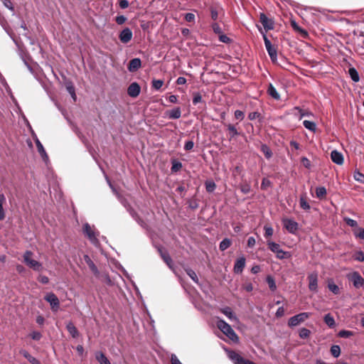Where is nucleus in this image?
<instances>
[{"instance_id":"f257e3e1","label":"nucleus","mask_w":364,"mask_h":364,"mask_svg":"<svg viewBox=\"0 0 364 364\" xmlns=\"http://www.w3.org/2000/svg\"><path fill=\"white\" fill-rule=\"evenodd\" d=\"M216 326L217 327L227 336L228 337L231 341L233 342H238L239 341V337L235 333L234 330L232 328V327L224 320L219 317H216Z\"/></svg>"},{"instance_id":"f03ea898","label":"nucleus","mask_w":364,"mask_h":364,"mask_svg":"<svg viewBox=\"0 0 364 364\" xmlns=\"http://www.w3.org/2000/svg\"><path fill=\"white\" fill-rule=\"evenodd\" d=\"M268 248L274 254L276 257L279 259H289L291 257L290 252L284 251L280 245L273 241L267 240V242Z\"/></svg>"},{"instance_id":"7ed1b4c3","label":"nucleus","mask_w":364,"mask_h":364,"mask_svg":"<svg viewBox=\"0 0 364 364\" xmlns=\"http://www.w3.org/2000/svg\"><path fill=\"white\" fill-rule=\"evenodd\" d=\"M33 252L31 251H26L23 255V262L30 268L34 271H41L43 269L42 264L37 260L32 259Z\"/></svg>"},{"instance_id":"20e7f679","label":"nucleus","mask_w":364,"mask_h":364,"mask_svg":"<svg viewBox=\"0 0 364 364\" xmlns=\"http://www.w3.org/2000/svg\"><path fill=\"white\" fill-rule=\"evenodd\" d=\"M311 313L309 312H303L300 313L297 315H295L292 317H291L289 319L288 325L290 327H294L300 324L301 323H303L305 321L307 318H309L311 316Z\"/></svg>"},{"instance_id":"39448f33","label":"nucleus","mask_w":364,"mask_h":364,"mask_svg":"<svg viewBox=\"0 0 364 364\" xmlns=\"http://www.w3.org/2000/svg\"><path fill=\"white\" fill-rule=\"evenodd\" d=\"M228 358L234 363V364H256L254 362L245 359L239 353L234 350L228 351Z\"/></svg>"},{"instance_id":"423d86ee","label":"nucleus","mask_w":364,"mask_h":364,"mask_svg":"<svg viewBox=\"0 0 364 364\" xmlns=\"http://www.w3.org/2000/svg\"><path fill=\"white\" fill-rule=\"evenodd\" d=\"M263 39L264 41L265 48L272 62H276L277 60V51L276 48L272 44L271 41L268 39L265 33H263Z\"/></svg>"},{"instance_id":"0eeeda50","label":"nucleus","mask_w":364,"mask_h":364,"mask_svg":"<svg viewBox=\"0 0 364 364\" xmlns=\"http://www.w3.org/2000/svg\"><path fill=\"white\" fill-rule=\"evenodd\" d=\"M346 277L349 281L353 282V287L356 289H359L364 284V279L358 272L349 273Z\"/></svg>"},{"instance_id":"6e6552de","label":"nucleus","mask_w":364,"mask_h":364,"mask_svg":"<svg viewBox=\"0 0 364 364\" xmlns=\"http://www.w3.org/2000/svg\"><path fill=\"white\" fill-rule=\"evenodd\" d=\"M44 299L50 304L53 311H57L59 309L60 301L54 293H48L45 296Z\"/></svg>"},{"instance_id":"1a4fd4ad","label":"nucleus","mask_w":364,"mask_h":364,"mask_svg":"<svg viewBox=\"0 0 364 364\" xmlns=\"http://www.w3.org/2000/svg\"><path fill=\"white\" fill-rule=\"evenodd\" d=\"M284 227L291 234H295L298 230V223L292 219L285 218L282 220Z\"/></svg>"},{"instance_id":"9d476101","label":"nucleus","mask_w":364,"mask_h":364,"mask_svg":"<svg viewBox=\"0 0 364 364\" xmlns=\"http://www.w3.org/2000/svg\"><path fill=\"white\" fill-rule=\"evenodd\" d=\"M83 233L93 244L97 242L96 233L95 230L92 229V228L88 223H85L83 225Z\"/></svg>"},{"instance_id":"9b49d317","label":"nucleus","mask_w":364,"mask_h":364,"mask_svg":"<svg viewBox=\"0 0 364 364\" xmlns=\"http://www.w3.org/2000/svg\"><path fill=\"white\" fill-rule=\"evenodd\" d=\"M259 21L262 24L265 31L274 28V21L271 18H269L264 13L260 14Z\"/></svg>"},{"instance_id":"f8f14e48","label":"nucleus","mask_w":364,"mask_h":364,"mask_svg":"<svg viewBox=\"0 0 364 364\" xmlns=\"http://www.w3.org/2000/svg\"><path fill=\"white\" fill-rule=\"evenodd\" d=\"M309 288L310 291L316 292L318 288V274L312 272L308 276Z\"/></svg>"},{"instance_id":"ddd939ff","label":"nucleus","mask_w":364,"mask_h":364,"mask_svg":"<svg viewBox=\"0 0 364 364\" xmlns=\"http://www.w3.org/2000/svg\"><path fill=\"white\" fill-rule=\"evenodd\" d=\"M140 92L141 87L136 82L131 83L127 88V94L132 97H136L140 94Z\"/></svg>"},{"instance_id":"4468645a","label":"nucleus","mask_w":364,"mask_h":364,"mask_svg":"<svg viewBox=\"0 0 364 364\" xmlns=\"http://www.w3.org/2000/svg\"><path fill=\"white\" fill-rule=\"evenodd\" d=\"M132 32L129 28H124L119 33V38L122 43H127L132 38Z\"/></svg>"},{"instance_id":"2eb2a0df","label":"nucleus","mask_w":364,"mask_h":364,"mask_svg":"<svg viewBox=\"0 0 364 364\" xmlns=\"http://www.w3.org/2000/svg\"><path fill=\"white\" fill-rule=\"evenodd\" d=\"M220 311L223 313L228 319L232 321L239 322V319L237 316L234 314L232 309L229 306L221 308Z\"/></svg>"},{"instance_id":"dca6fc26","label":"nucleus","mask_w":364,"mask_h":364,"mask_svg":"<svg viewBox=\"0 0 364 364\" xmlns=\"http://www.w3.org/2000/svg\"><path fill=\"white\" fill-rule=\"evenodd\" d=\"M141 66V61L139 58H133L132 59L128 65V70L129 72H136L138 70Z\"/></svg>"},{"instance_id":"f3484780","label":"nucleus","mask_w":364,"mask_h":364,"mask_svg":"<svg viewBox=\"0 0 364 364\" xmlns=\"http://www.w3.org/2000/svg\"><path fill=\"white\" fill-rule=\"evenodd\" d=\"M331 159L333 163L338 165H341L343 163V154L337 150H333L331 151Z\"/></svg>"},{"instance_id":"a211bd4d","label":"nucleus","mask_w":364,"mask_h":364,"mask_svg":"<svg viewBox=\"0 0 364 364\" xmlns=\"http://www.w3.org/2000/svg\"><path fill=\"white\" fill-rule=\"evenodd\" d=\"M245 266V259L244 257H241L235 263L234 265V272L237 274H240L242 272L244 267Z\"/></svg>"},{"instance_id":"6ab92c4d","label":"nucleus","mask_w":364,"mask_h":364,"mask_svg":"<svg viewBox=\"0 0 364 364\" xmlns=\"http://www.w3.org/2000/svg\"><path fill=\"white\" fill-rule=\"evenodd\" d=\"M84 260L90 267V270L96 275L97 276L99 274V271L97 267V266L95 264V263L92 262V260L90 259V257L87 255H84Z\"/></svg>"},{"instance_id":"aec40b11","label":"nucleus","mask_w":364,"mask_h":364,"mask_svg":"<svg viewBox=\"0 0 364 364\" xmlns=\"http://www.w3.org/2000/svg\"><path fill=\"white\" fill-rule=\"evenodd\" d=\"M267 94L276 100H280V95L272 83H269L267 90Z\"/></svg>"},{"instance_id":"412c9836","label":"nucleus","mask_w":364,"mask_h":364,"mask_svg":"<svg viewBox=\"0 0 364 364\" xmlns=\"http://www.w3.org/2000/svg\"><path fill=\"white\" fill-rule=\"evenodd\" d=\"M20 353L26 358L31 364H41L40 361L36 358L33 357L27 350H21Z\"/></svg>"},{"instance_id":"4be33fe9","label":"nucleus","mask_w":364,"mask_h":364,"mask_svg":"<svg viewBox=\"0 0 364 364\" xmlns=\"http://www.w3.org/2000/svg\"><path fill=\"white\" fill-rule=\"evenodd\" d=\"M6 199L4 193H0V220H4L6 217L5 211L4 209V204L6 203Z\"/></svg>"},{"instance_id":"5701e85b","label":"nucleus","mask_w":364,"mask_h":364,"mask_svg":"<svg viewBox=\"0 0 364 364\" xmlns=\"http://www.w3.org/2000/svg\"><path fill=\"white\" fill-rule=\"evenodd\" d=\"M66 328L73 338H77L79 336L77 329L72 322H69L66 325Z\"/></svg>"},{"instance_id":"b1692460","label":"nucleus","mask_w":364,"mask_h":364,"mask_svg":"<svg viewBox=\"0 0 364 364\" xmlns=\"http://www.w3.org/2000/svg\"><path fill=\"white\" fill-rule=\"evenodd\" d=\"M181 116V110L179 107L174 108L170 110L168 113V117L170 119H178Z\"/></svg>"},{"instance_id":"393cba45","label":"nucleus","mask_w":364,"mask_h":364,"mask_svg":"<svg viewBox=\"0 0 364 364\" xmlns=\"http://www.w3.org/2000/svg\"><path fill=\"white\" fill-rule=\"evenodd\" d=\"M95 358L100 364H111L108 358L102 352L96 353Z\"/></svg>"},{"instance_id":"a878e982","label":"nucleus","mask_w":364,"mask_h":364,"mask_svg":"<svg viewBox=\"0 0 364 364\" xmlns=\"http://www.w3.org/2000/svg\"><path fill=\"white\" fill-rule=\"evenodd\" d=\"M324 322L329 328H334L336 326V322L334 318L331 314H327L323 318Z\"/></svg>"},{"instance_id":"bb28decb","label":"nucleus","mask_w":364,"mask_h":364,"mask_svg":"<svg viewBox=\"0 0 364 364\" xmlns=\"http://www.w3.org/2000/svg\"><path fill=\"white\" fill-rule=\"evenodd\" d=\"M159 250L161 257H162L163 260L166 262V264L170 268H171L173 261H172V259L171 258V257L169 256V255L166 252H163V250L161 249H159Z\"/></svg>"},{"instance_id":"cd10ccee","label":"nucleus","mask_w":364,"mask_h":364,"mask_svg":"<svg viewBox=\"0 0 364 364\" xmlns=\"http://www.w3.org/2000/svg\"><path fill=\"white\" fill-rule=\"evenodd\" d=\"M299 205H300V207L302 209L305 210H310L311 207H310V205L309 204V203L306 200V196L305 194L301 195L300 196Z\"/></svg>"},{"instance_id":"c85d7f7f","label":"nucleus","mask_w":364,"mask_h":364,"mask_svg":"<svg viewBox=\"0 0 364 364\" xmlns=\"http://www.w3.org/2000/svg\"><path fill=\"white\" fill-rule=\"evenodd\" d=\"M303 125L306 129H309V131H311L313 132H316V124L314 122L304 120L303 122Z\"/></svg>"},{"instance_id":"c756f323","label":"nucleus","mask_w":364,"mask_h":364,"mask_svg":"<svg viewBox=\"0 0 364 364\" xmlns=\"http://www.w3.org/2000/svg\"><path fill=\"white\" fill-rule=\"evenodd\" d=\"M36 146H37L38 151L41 155L42 158L44 160L48 159V155H47L42 144L40 142L39 140L36 141Z\"/></svg>"},{"instance_id":"7c9ffc66","label":"nucleus","mask_w":364,"mask_h":364,"mask_svg":"<svg viewBox=\"0 0 364 364\" xmlns=\"http://www.w3.org/2000/svg\"><path fill=\"white\" fill-rule=\"evenodd\" d=\"M316 197L319 199L325 198L326 196V189L323 186H319L316 188Z\"/></svg>"},{"instance_id":"2f4dec72","label":"nucleus","mask_w":364,"mask_h":364,"mask_svg":"<svg viewBox=\"0 0 364 364\" xmlns=\"http://www.w3.org/2000/svg\"><path fill=\"white\" fill-rule=\"evenodd\" d=\"M226 127L228 128V130L230 132V139L234 138L235 136L240 134V133L237 132V129L233 124H226Z\"/></svg>"},{"instance_id":"473e14b6","label":"nucleus","mask_w":364,"mask_h":364,"mask_svg":"<svg viewBox=\"0 0 364 364\" xmlns=\"http://www.w3.org/2000/svg\"><path fill=\"white\" fill-rule=\"evenodd\" d=\"M348 73L353 81L357 82L359 81L360 77L358 71L354 68H350L348 70Z\"/></svg>"},{"instance_id":"72a5a7b5","label":"nucleus","mask_w":364,"mask_h":364,"mask_svg":"<svg viewBox=\"0 0 364 364\" xmlns=\"http://www.w3.org/2000/svg\"><path fill=\"white\" fill-rule=\"evenodd\" d=\"M328 288L334 294L337 295V294H339L341 292L340 288L338 287V286L336 285L335 283H333L332 281L328 282Z\"/></svg>"},{"instance_id":"f704fd0d","label":"nucleus","mask_w":364,"mask_h":364,"mask_svg":"<svg viewBox=\"0 0 364 364\" xmlns=\"http://www.w3.org/2000/svg\"><path fill=\"white\" fill-rule=\"evenodd\" d=\"M231 240L228 238L223 239L220 243V250L224 251L227 250L231 245Z\"/></svg>"},{"instance_id":"c9c22d12","label":"nucleus","mask_w":364,"mask_h":364,"mask_svg":"<svg viewBox=\"0 0 364 364\" xmlns=\"http://www.w3.org/2000/svg\"><path fill=\"white\" fill-rule=\"evenodd\" d=\"M66 89L68 92L70 94L71 97L74 100V101L76 100V95H75V90L72 82H68L66 84Z\"/></svg>"},{"instance_id":"e433bc0d","label":"nucleus","mask_w":364,"mask_h":364,"mask_svg":"<svg viewBox=\"0 0 364 364\" xmlns=\"http://www.w3.org/2000/svg\"><path fill=\"white\" fill-rule=\"evenodd\" d=\"M261 151L263 152V154H264V156L267 159H270L272 157V152L271 149L269 148V146H267L266 144L262 145Z\"/></svg>"},{"instance_id":"4c0bfd02","label":"nucleus","mask_w":364,"mask_h":364,"mask_svg":"<svg viewBox=\"0 0 364 364\" xmlns=\"http://www.w3.org/2000/svg\"><path fill=\"white\" fill-rule=\"evenodd\" d=\"M331 353L334 358H338L341 354V348L338 345H333L331 348Z\"/></svg>"},{"instance_id":"58836bf2","label":"nucleus","mask_w":364,"mask_h":364,"mask_svg":"<svg viewBox=\"0 0 364 364\" xmlns=\"http://www.w3.org/2000/svg\"><path fill=\"white\" fill-rule=\"evenodd\" d=\"M294 109L299 111V112L300 114L299 119H301L304 117H309V116H312L313 115V114L311 112H309V111H306V110H303L299 107H295Z\"/></svg>"},{"instance_id":"ea45409f","label":"nucleus","mask_w":364,"mask_h":364,"mask_svg":"<svg viewBox=\"0 0 364 364\" xmlns=\"http://www.w3.org/2000/svg\"><path fill=\"white\" fill-rule=\"evenodd\" d=\"M182 168V164L176 160L172 161V166H171V171L172 172H177Z\"/></svg>"},{"instance_id":"a19ab883","label":"nucleus","mask_w":364,"mask_h":364,"mask_svg":"<svg viewBox=\"0 0 364 364\" xmlns=\"http://www.w3.org/2000/svg\"><path fill=\"white\" fill-rule=\"evenodd\" d=\"M267 282L269 285V289L272 291H274L277 289V285L273 277H272L271 276H268L267 277Z\"/></svg>"},{"instance_id":"79ce46f5","label":"nucleus","mask_w":364,"mask_h":364,"mask_svg":"<svg viewBox=\"0 0 364 364\" xmlns=\"http://www.w3.org/2000/svg\"><path fill=\"white\" fill-rule=\"evenodd\" d=\"M310 334H311V331L306 328H302L299 330V337L301 338H303V339L307 338L309 337Z\"/></svg>"},{"instance_id":"37998d69","label":"nucleus","mask_w":364,"mask_h":364,"mask_svg":"<svg viewBox=\"0 0 364 364\" xmlns=\"http://www.w3.org/2000/svg\"><path fill=\"white\" fill-rule=\"evenodd\" d=\"M187 274L196 283L198 282V279L196 273L191 269H186Z\"/></svg>"},{"instance_id":"c03bdc74","label":"nucleus","mask_w":364,"mask_h":364,"mask_svg":"<svg viewBox=\"0 0 364 364\" xmlns=\"http://www.w3.org/2000/svg\"><path fill=\"white\" fill-rule=\"evenodd\" d=\"M216 185L213 181H206L205 182V188L206 191L209 193H212L215 189Z\"/></svg>"},{"instance_id":"a18cd8bd","label":"nucleus","mask_w":364,"mask_h":364,"mask_svg":"<svg viewBox=\"0 0 364 364\" xmlns=\"http://www.w3.org/2000/svg\"><path fill=\"white\" fill-rule=\"evenodd\" d=\"M264 236L266 238L272 236L274 230H273V228L271 226L265 225L264 227Z\"/></svg>"},{"instance_id":"49530a36","label":"nucleus","mask_w":364,"mask_h":364,"mask_svg":"<svg viewBox=\"0 0 364 364\" xmlns=\"http://www.w3.org/2000/svg\"><path fill=\"white\" fill-rule=\"evenodd\" d=\"M164 85V81L162 80H154L152 81V87L155 90H159Z\"/></svg>"},{"instance_id":"de8ad7c7","label":"nucleus","mask_w":364,"mask_h":364,"mask_svg":"<svg viewBox=\"0 0 364 364\" xmlns=\"http://www.w3.org/2000/svg\"><path fill=\"white\" fill-rule=\"evenodd\" d=\"M344 221L346 223L349 225L350 227L355 228L358 226V223L356 220L349 218H344Z\"/></svg>"},{"instance_id":"09e8293b","label":"nucleus","mask_w":364,"mask_h":364,"mask_svg":"<svg viewBox=\"0 0 364 364\" xmlns=\"http://www.w3.org/2000/svg\"><path fill=\"white\" fill-rule=\"evenodd\" d=\"M353 335V333L350 331L342 330L339 331L338 336L341 338H348Z\"/></svg>"},{"instance_id":"8fccbe9b","label":"nucleus","mask_w":364,"mask_h":364,"mask_svg":"<svg viewBox=\"0 0 364 364\" xmlns=\"http://www.w3.org/2000/svg\"><path fill=\"white\" fill-rule=\"evenodd\" d=\"M211 27L215 33L220 35L223 33L222 28H220L218 23H213L211 25Z\"/></svg>"},{"instance_id":"3c124183","label":"nucleus","mask_w":364,"mask_h":364,"mask_svg":"<svg viewBox=\"0 0 364 364\" xmlns=\"http://www.w3.org/2000/svg\"><path fill=\"white\" fill-rule=\"evenodd\" d=\"M353 257L355 260L364 262V252L362 251H358L354 255Z\"/></svg>"},{"instance_id":"603ef678","label":"nucleus","mask_w":364,"mask_h":364,"mask_svg":"<svg viewBox=\"0 0 364 364\" xmlns=\"http://www.w3.org/2000/svg\"><path fill=\"white\" fill-rule=\"evenodd\" d=\"M202 101V96L199 92H196L193 94V105H197L198 103Z\"/></svg>"},{"instance_id":"864d4df0","label":"nucleus","mask_w":364,"mask_h":364,"mask_svg":"<svg viewBox=\"0 0 364 364\" xmlns=\"http://www.w3.org/2000/svg\"><path fill=\"white\" fill-rule=\"evenodd\" d=\"M234 115H235V119H239L240 121H242L245 117L244 112L239 109H237L235 112Z\"/></svg>"},{"instance_id":"5fc2aeb1","label":"nucleus","mask_w":364,"mask_h":364,"mask_svg":"<svg viewBox=\"0 0 364 364\" xmlns=\"http://www.w3.org/2000/svg\"><path fill=\"white\" fill-rule=\"evenodd\" d=\"M271 186V182L269 180H268L266 178H264L262 179V183H261V188L262 189H267L268 187Z\"/></svg>"},{"instance_id":"6e6d98bb","label":"nucleus","mask_w":364,"mask_h":364,"mask_svg":"<svg viewBox=\"0 0 364 364\" xmlns=\"http://www.w3.org/2000/svg\"><path fill=\"white\" fill-rule=\"evenodd\" d=\"M31 337L33 340H35V341H39L41 337H42V335L40 332L38 331H33L31 333Z\"/></svg>"},{"instance_id":"4d7b16f0","label":"nucleus","mask_w":364,"mask_h":364,"mask_svg":"<svg viewBox=\"0 0 364 364\" xmlns=\"http://www.w3.org/2000/svg\"><path fill=\"white\" fill-rule=\"evenodd\" d=\"M219 40L220 41L225 43H229L231 41L230 38L226 35L223 34V33L219 35Z\"/></svg>"},{"instance_id":"13d9d810","label":"nucleus","mask_w":364,"mask_h":364,"mask_svg":"<svg viewBox=\"0 0 364 364\" xmlns=\"http://www.w3.org/2000/svg\"><path fill=\"white\" fill-rule=\"evenodd\" d=\"M2 2L6 8H8L9 10L14 11V8L13 6V4L10 0H2Z\"/></svg>"},{"instance_id":"bf43d9fd","label":"nucleus","mask_w":364,"mask_h":364,"mask_svg":"<svg viewBox=\"0 0 364 364\" xmlns=\"http://www.w3.org/2000/svg\"><path fill=\"white\" fill-rule=\"evenodd\" d=\"M185 20L188 22H194L195 21V15L192 13H187L185 15Z\"/></svg>"},{"instance_id":"052dcab7","label":"nucleus","mask_w":364,"mask_h":364,"mask_svg":"<svg viewBox=\"0 0 364 364\" xmlns=\"http://www.w3.org/2000/svg\"><path fill=\"white\" fill-rule=\"evenodd\" d=\"M194 146V143L193 141H188L185 143L184 149L186 151H191Z\"/></svg>"},{"instance_id":"680f3d73","label":"nucleus","mask_w":364,"mask_h":364,"mask_svg":"<svg viewBox=\"0 0 364 364\" xmlns=\"http://www.w3.org/2000/svg\"><path fill=\"white\" fill-rule=\"evenodd\" d=\"M354 178L359 182H364V175L360 172L355 173Z\"/></svg>"},{"instance_id":"e2e57ef3","label":"nucleus","mask_w":364,"mask_h":364,"mask_svg":"<svg viewBox=\"0 0 364 364\" xmlns=\"http://www.w3.org/2000/svg\"><path fill=\"white\" fill-rule=\"evenodd\" d=\"M127 18L124 16H118L116 17V23L119 25H122L125 23Z\"/></svg>"},{"instance_id":"0e129e2a","label":"nucleus","mask_w":364,"mask_h":364,"mask_svg":"<svg viewBox=\"0 0 364 364\" xmlns=\"http://www.w3.org/2000/svg\"><path fill=\"white\" fill-rule=\"evenodd\" d=\"M38 280L42 284H48L49 282L48 277L45 275H39L38 277Z\"/></svg>"},{"instance_id":"69168bd1","label":"nucleus","mask_w":364,"mask_h":364,"mask_svg":"<svg viewBox=\"0 0 364 364\" xmlns=\"http://www.w3.org/2000/svg\"><path fill=\"white\" fill-rule=\"evenodd\" d=\"M210 14H211V18L213 20L215 21L218 18V11L216 10V9L211 7L210 8Z\"/></svg>"},{"instance_id":"338daca9","label":"nucleus","mask_w":364,"mask_h":364,"mask_svg":"<svg viewBox=\"0 0 364 364\" xmlns=\"http://www.w3.org/2000/svg\"><path fill=\"white\" fill-rule=\"evenodd\" d=\"M171 364H182L181 362L178 360L177 356L175 354H172L171 356Z\"/></svg>"},{"instance_id":"774afa93","label":"nucleus","mask_w":364,"mask_h":364,"mask_svg":"<svg viewBox=\"0 0 364 364\" xmlns=\"http://www.w3.org/2000/svg\"><path fill=\"white\" fill-rule=\"evenodd\" d=\"M119 5L122 9H127L129 6V1L127 0H120L119 1Z\"/></svg>"}]
</instances>
